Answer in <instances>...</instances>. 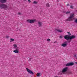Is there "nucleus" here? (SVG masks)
Here are the masks:
<instances>
[{
	"label": "nucleus",
	"instance_id": "20e7f679",
	"mask_svg": "<svg viewBox=\"0 0 77 77\" xmlns=\"http://www.w3.org/2000/svg\"><path fill=\"white\" fill-rule=\"evenodd\" d=\"M27 23H30V24H33V23H34L36 21V20H31L28 19L27 20Z\"/></svg>",
	"mask_w": 77,
	"mask_h": 77
},
{
	"label": "nucleus",
	"instance_id": "6ab92c4d",
	"mask_svg": "<svg viewBox=\"0 0 77 77\" xmlns=\"http://www.w3.org/2000/svg\"><path fill=\"white\" fill-rule=\"evenodd\" d=\"M67 33L69 35H71V33H70V32H67Z\"/></svg>",
	"mask_w": 77,
	"mask_h": 77
},
{
	"label": "nucleus",
	"instance_id": "423d86ee",
	"mask_svg": "<svg viewBox=\"0 0 77 77\" xmlns=\"http://www.w3.org/2000/svg\"><path fill=\"white\" fill-rule=\"evenodd\" d=\"M67 44H68L67 42L65 41L62 44L61 46H62V47H66V46H67V45H68Z\"/></svg>",
	"mask_w": 77,
	"mask_h": 77
},
{
	"label": "nucleus",
	"instance_id": "412c9836",
	"mask_svg": "<svg viewBox=\"0 0 77 77\" xmlns=\"http://www.w3.org/2000/svg\"><path fill=\"white\" fill-rule=\"evenodd\" d=\"M47 41H48L49 42H50V39L48 38L47 39Z\"/></svg>",
	"mask_w": 77,
	"mask_h": 77
},
{
	"label": "nucleus",
	"instance_id": "dca6fc26",
	"mask_svg": "<svg viewBox=\"0 0 77 77\" xmlns=\"http://www.w3.org/2000/svg\"><path fill=\"white\" fill-rule=\"evenodd\" d=\"M70 12V11H67L66 12V14H69Z\"/></svg>",
	"mask_w": 77,
	"mask_h": 77
},
{
	"label": "nucleus",
	"instance_id": "f3484780",
	"mask_svg": "<svg viewBox=\"0 0 77 77\" xmlns=\"http://www.w3.org/2000/svg\"><path fill=\"white\" fill-rule=\"evenodd\" d=\"M70 8L71 9H74V7L72 6V5H71L70 6Z\"/></svg>",
	"mask_w": 77,
	"mask_h": 77
},
{
	"label": "nucleus",
	"instance_id": "bb28decb",
	"mask_svg": "<svg viewBox=\"0 0 77 77\" xmlns=\"http://www.w3.org/2000/svg\"><path fill=\"white\" fill-rule=\"evenodd\" d=\"M66 6H69V4H67V5H66Z\"/></svg>",
	"mask_w": 77,
	"mask_h": 77
},
{
	"label": "nucleus",
	"instance_id": "f257e3e1",
	"mask_svg": "<svg viewBox=\"0 0 77 77\" xmlns=\"http://www.w3.org/2000/svg\"><path fill=\"white\" fill-rule=\"evenodd\" d=\"M76 36L74 35H72V36L66 35L64 36V38L65 39L67 40V41H68L69 39V42H71V41L72 39H74L76 38Z\"/></svg>",
	"mask_w": 77,
	"mask_h": 77
},
{
	"label": "nucleus",
	"instance_id": "aec40b11",
	"mask_svg": "<svg viewBox=\"0 0 77 77\" xmlns=\"http://www.w3.org/2000/svg\"><path fill=\"white\" fill-rule=\"evenodd\" d=\"M37 2H36V1H34V2H33V3L34 4H37Z\"/></svg>",
	"mask_w": 77,
	"mask_h": 77
},
{
	"label": "nucleus",
	"instance_id": "f03ea898",
	"mask_svg": "<svg viewBox=\"0 0 77 77\" xmlns=\"http://www.w3.org/2000/svg\"><path fill=\"white\" fill-rule=\"evenodd\" d=\"M9 7L4 4H0V9H3V8H8Z\"/></svg>",
	"mask_w": 77,
	"mask_h": 77
},
{
	"label": "nucleus",
	"instance_id": "a878e982",
	"mask_svg": "<svg viewBox=\"0 0 77 77\" xmlns=\"http://www.w3.org/2000/svg\"><path fill=\"white\" fill-rule=\"evenodd\" d=\"M9 36H6V38H9Z\"/></svg>",
	"mask_w": 77,
	"mask_h": 77
},
{
	"label": "nucleus",
	"instance_id": "7ed1b4c3",
	"mask_svg": "<svg viewBox=\"0 0 77 77\" xmlns=\"http://www.w3.org/2000/svg\"><path fill=\"white\" fill-rule=\"evenodd\" d=\"M74 14H72L69 18L67 20H66V21H72V18L74 17Z\"/></svg>",
	"mask_w": 77,
	"mask_h": 77
},
{
	"label": "nucleus",
	"instance_id": "4be33fe9",
	"mask_svg": "<svg viewBox=\"0 0 77 77\" xmlns=\"http://www.w3.org/2000/svg\"><path fill=\"white\" fill-rule=\"evenodd\" d=\"M75 22L76 23H77V19H76L75 21Z\"/></svg>",
	"mask_w": 77,
	"mask_h": 77
},
{
	"label": "nucleus",
	"instance_id": "ddd939ff",
	"mask_svg": "<svg viewBox=\"0 0 77 77\" xmlns=\"http://www.w3.org/2000/svg\"><path fill=\"white\" fill-rule=\"evenodd\" d=\"M46 6L47 7V8H49L50 7V4L49 3H48L46 5Z\"/></svg>",
	"mask_w": 77,
	"mask_h": 77
},
{
	"label": "nucleus",
	"instance_id": "2eb2a0df",
	"mask_svg": "<svg viewBox=\"0 0 77 77\" xmlns=\"http://www.w3.org/2000/svg\"><path fill=\"white\" fill-rule=\"evenodd\" d=\"M38 24L39 25V26H42V23L41 22H39L38 23Z\"/></svg>",
	"mask_w": 77,
	"mask_h": 77
},
{
	"label": "nucleus",
	"instance_id": "1a4fd4ad",
	"mask_svg": "<svg viewBox=\"0 0 77 77\" xmlns=\"http://www.w3.org/2000/svg\"><path fill=\"white\" fill-rule=\"evenodd\" d=\"M6 0H0V2L2 3H6Z\"/></svg>",
	"mask_w": 77,
	"mask_h": 77
},
{
	"label": "nucleus",
	"instance_id": "5701e85b",
	"mask_svg": "<svg viewBox=\"0 0 77 77\" xmlns=\"http://www.w3.org/2000/svg\"><path fill=\"white\" fill-rule=\"evenodd\" d=\"M18 15H21V14L20 12H18Z\"/></svg>",
	"mask_w": 77,
	"mask_h": 77
},
{
	"label": "nucleus",
	"instance_id": "6e6552de",
	"mask_svg": "<svg viewBox=\"0 0 77 77\" xmlns=\"http://www.w3.org/2000/svg\"><path fill=\"white\" fill-rule=\"evenodd\" d=\"M68 68L66 67L63 69V70L62 72H66V71H68Z\"/></svg>",
	"mask_w": 77,
	"mask_h": 77
},
{
	"label": "nucleus",
	"instance_id": "a211bd4d",
	"mask_svg": "<svg viewBox=\"0 0 77 77\" xmlns=\"http://www.w3.org/2000/svg\"><path fill=\"white\" fill-rule=\"evenodd\" d=\"M40 73H38L37 75V77H39V75H40Z\"/></svg>",
	"mask_w": 77,
	"mask_h": 77
},
{
	"label": "nucleus",
	"instance_id": "4468645a",
	"mask_svg": "<svg viewBox=\"0 0 77 77\" xmlns=\"http://www.w3.org/2000/svg\"><path fill=\"white\" fill-rule=\"evenodd\" d=\"M10 42H11L12 41H14V38H10Z\"/></svg>",
	"mask_w": 77,
	"mask_h": 77
},
{
	"label": "nucleus",
	"instance_id": "0eeeda50",
	"mask_svg": "<svg viewBox=\"0 0 77 77\" xmlns=\"http://www.w3.org/2000/svg\"><path fill=\"white\" fill-rule=\"evenodd\" d=\"M74 65V63L73 62L69 63L66 64V66H72Z\"/></svg>",
	"mask_w": 77,
	"mask_h": 77
},
{
	"label": "nucleus",
	"instance_id": "cd10ccee",
	"mask_svg": "<svg viewBox=\"0 0 77 77\" xmlns=\"http://www.w3.org/2000/svg\"><path fill=\"white\" fill-rule=\"evenodd\" d=\"M74 57H76V55H74Z\"/></svg>",
	"mask_w": 77,
	"mask_h": 77
},
{
	"label": "nucleus",
	"instance_id": "f8f14e48",
	"mask_svg": "<svg viewBox=\"0 0 77 77\" xmlns=\"http://www.w3.org/2000/svg\"><path fill=\"white\" fill-rule=\"evenodd\" d=\"M55 30L56 31H57L58 32H62V31L60 29H56Z\"/></svg>",
	"mask_w": 77,
	"mask_h": 77
},
{
	"label": "nucleus",
	"instance_id": "b1692460",
	"mask_svg": "<svg viewBox=\"0 0 77 77\" xmlns=\"http://www.w3.org/2000/svg\"><path fill=\"white\" fill-rule=\"evenodd\" d=\"M28 2H29V3H30L31 2L30 0H28Z\"/></svg>",
	"mask_w": 77,
	"mask_h": 77
},
{
	"label": "nucleus",
	"instance_id": "c85d7f7f",
	"mask_svg": "<svg viewBox=\"0 0 77 77\" xmlns=\"http://www.w3.org/2000/svg\"><path fill=\"white\" fill-rule=\"evenodd\" d=\"M75 63H76V64H77V62H75Z\"/></svg>",
	"mask_w": 77,
	"mask_h": 77
},
{
	"label": "nucleus",
	"instance_id": "9b49d317",
	"mask_svg": "<svg viewBox=\"0 0 77 77\" xmlns=\"http://www.w3.org/2000/svg\"><path fill=\"white\" fill-rule=\"evenodd\" d=\"M13 46H14V48H15L17 49L18 48L16 44L13 45Z\"/></svg>",
	"mask_w": 77,
	"mask_h": 77
},
{
	"label": "nucleus",
	"instance_id": "c756f323",
	"mask_svg": "<svg viewBox=\"0 0 77 77\" xmlns=\"http://www.w3.org/2000/svg\"><path fill=\"white\" fill-rule=\"evenodd\" d=\"M29 60H31V58H30V59H29Z\"/></svg>",
	"mask_w": 77,
	"mask_h": 77
},
{
	"label": "nucleus",
	"instance_id": "393cba45",
	"mask_svg": "<svg viewBox=\"0 0 77 77\" xmlns=\"http://www.w3.org/2000/svg\"><path fill=\"white\" fill-rule=\"evenodd\" d=\"M59 38H62V37L61 36H60Z\"/></svg>",
	"mask_w": 77,
	"mask_h": 77
},
{
	"label": "nucleus",
	"instance_id": "39448f33",
	"mask_svg": "<svg viewBox=\"0 0 77 77\" xmlns=\"http://www.w3.org/2000/svg\"><path fill=\"white\" fill-rule=\"evenodd\" d=\"M26 69L27 70V71L28 73H29L30 74H31V75L34 74V73H33V72L31 70L27 68H26Z\"/></svg>",
	"mask_w": 77,
	"mask_h": 77
},
{
	"label": "nucleus",
	"instance_id": "9d476101",
	"mask_svg": "<svg viewBox=\"0 0 77 77\" xmlns=\"http://www.w3.org/2000/svg\"><path fill=\"white\" fill-rule=\"evenodd\" d=\"M14 53H19V51H18V50L16 49L13 51Z\"/></svg>",
	"mask_w": 77,
	"mask_h": 77
}]
</instances>
